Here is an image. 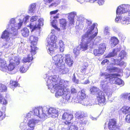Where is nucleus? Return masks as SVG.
Returning <instances> with one entry per match:
<instances>
[{"label": "nucleus", "mask_w": 130, "mask_h": 130, "mask_svg": "<svg viewBox=\"0 0 130 130\" xmlns=\"http://www.w3.org/2000/svg\"><path fill=\"white\" fill-rule=\"evenodd\" d=\"M90 90L92 94H96L97 100L99 103L103 104L105 103L106 100L104 92L100 91L98 88L94 86L92 87Z\"/></svg>", "instance_id": "nucleus-7"}, {"label": "nucleus", "mask_w": 130, "mask_h": 130, "mask_svg": "<svg viewBox=\"0 0 130 130\" xmlns=\"http://www.w3.org/2000/svg\"><path fill=\"white\" fill-rule=\"evenodd\" d=\"M78 91L73 86H72L71 87V94H75L77 93Z\"/></svg>", "instance_id": "nucleus-46"}, {"label": "nucleus", "mask_w": 130, "mask_h": 130, "mask_svg": "<svg viewBox=\"0 0 130 130\" xmlns=\"http://www.w3.org/2000/svg\"><path fill=\"white\" fill-rule=\"evenodd\" d=\"M21 33L22 36L25 37H27L29 34L28 29L26 28H24L21 30Z\"/></svg>", "instance_id": "nucleus-28"}, {"label": "nucleus", "mask_w": 130, "mask_h": 130, "mask_svg": "<svg viewBox=\"0 0 130 130\" xmlns=\"http://www.w3.org/2000/svg\"><path fill=\"white\" fill-rule=\"evenodd\" d=\"M127 56V53L124 50H122V59H126Z\"/></svg>", "instance_id": "nucleus-51"}, {"label": "nucleus", "mask_w": 130, "mask_h": 130, "mask_svg": "<svg viewBox=\"0 0 130 130\" xmlns=\"http://www.w3.org/2000/svg\"><path fill=\"white\" fill-rule=\"evenodd\" d=\"M130 9V5L127 4H122V14L127 13Z\"/></svg>", "instance_id": "nucleus-29"}, {"label": "nucleus", "mask_w": 130, "mask_h": 130, "mask_svg": "<svg viewBox=\"0 0 130 130\" xmlns=\"http://www.w3.org/2000/svg\"><path fill=\"white\" fill-rule=\"evenodd\" d=\"M33 115V112H32V111L30 112L29 113L26 114L25 116V120H26V119H28L29 118H32Z\"/></svg>", "instance_id": "nucleus-42"}, {"label": "nucleus", "mask_w": 130, "mask_h": 130, "mask_svg": "<svg viewBox=\"0 0 130 130\" xmlns=\"http://www.w3.org/2000/svg\"><path fill=\"white\" fill-rule=\"evenodd\" d=\"M8 31L6 30L4 31L1 36V38L5 39L7 42H10L13 39L17 37V35H15L13 31H10L9 28L7 29Z\"/></svg>", "instance_id": "nucleus-12"}, {"label": "nucleus", "mask_w": 130, "mask_h": 130, "mask_svg": "<svg viewBox=\"0 0 130 130\" xmlns=\"http://www.w3.org/2000/svg\"><path fill=\"white\" fill-rule=\"evenodd\" d=\"M57 40V37L54 35H50L46 39V49L48 54L52 56L55 54L54 50L56 48V42Z\"/></svg>", "instance_id": "nucleus-5"}, {"label": "nucleus", "mask_w": 130, "mask_h": 130, "mask_svg": "<svg viewBox=\"0 0 130 130\" xmlns=\"http://www.w3.org/2000/svg\"><path fill=\"white\" fill-rule=\"evenodd\" d=\"M123 72L124 75L126 78H127L130 75V69L129 68H126L123 71Z\"/></svg>", "instance_id": "nucleus-30"}, {"label": "nucleus", "mask_w": 130, "mask_h": 130, "mask_svg": "<svg viewBox=\"0 0 130 130\" xmlns=\"http://www.w3.org/2000/svg\"><path fill=\"white\" fill-rule=\"evenodd\" d=\"M58 10H57L51 11L50 12V14L51 15L54 14L58 12Z\"/></svg>", "instance_id": "nucleus-58"}, {"label": "nucleus", "mask_w": 130, "mask_h": 130, "mask_svg": "<svg viewBox=\"0 0 130 130\" xmlns=\"http://www.w3.org/2000/svg\"><path fill=\"white\" fill-rule=\"evenodd\" d=\"M108 27H105L104 31V34L107 36V38L109 37L110 35V33L108 31Z\"/></svg>", "instance_id": "nucleus-45"}, {"label": "nucleus", "mask_w": 130, "mask_h": 130, "mask_svg": "<svg viewBox=\"0 0 130 130\" xmlns=\"http://www.w3.org/2000/svg\"><path fill=\"white\" fill-rule=\"evenodd\" d=\"M93 53L95 56H99V54H101V53H100V52L98 49H95L94 50Z\"/></svg>", "instance_id": "nucleus-50"}, {"label": "nucleus", "mask_w": 130, "mask_h": 130, "mask_svg": "<svg viewBox=\"0 0 130 130\" xmlns=\"http://www.w3.org/2000/svg\"><path fill=\"white\" fill-rule=\"evenodd\" d=\"M90 82L88 79H87L84 82L82 83L84 84H86L88 83H89Z\"/></svg>", "instance_id": "nucleus-61"}, {"label": "nucleus", "mask_w": 130, "mask_h": 130, "mask_svg": "<svg viewBox=\"0 0 130 130\" xmlns=\"http://www.w3.org/2000/svg\"><path fill=\"white\" fill-rule=\"evenodd\" d=\"M119 41L117 38L113 37L111 38L110 42L111 47H113L115 46L119 42Z\"/></svg>", "instance_id": "nucleus-26"}, {"label": "nucleus", "mask_w": 130, "mask_h": 130, "mask_svg": "<svg viewBox=\"0 0 130 130\" xmlns=\"http://www.w3.org/2000/svg\"><path fill=\"white\" fill-rule=\"evenodd\" d=\"M96 36L95 37V38L94 41L93 42V43L92 44L90 43H88L87 42H85V46L87 45V48L84 49V47L85 48V46L84 47H81L79 48V47L81 45L82 42L81 43V44L79 45L76 48H75L74 49L73 53L74 54L75 57H76V56L79 55V51L80 50H81L82 51H85L87 49L89 45L90 47H93V45L94 44V41H95L96 43L99 42L101 40V38L100 37L98 36L97 38H95Z\"/></svg>", "instance_id": "nucleus-9"}, {"label": "nucleus", "mask_w": 130, "mask_h": 130, "mask_svg": "<svg viewBox=\"0 0 130 130\" xmlns=\"http://www.w3.org/2000/svg\"><path fill=\"white\" fill-rule=\"evenodd\" d=\"M18 85L17 82L11 80L10 81L9 87L10 88H13L14 87H16Z\"/></svg>", "instance_id": "nucleus-38"}, {"label": "nucleus", "mask_w": 130, "mask_h": 130, "mask_svg": "<svg viewBox=\"0 0 130 130\" xmlns=\"http://www.w3.org/2000/svg\"><path fill=\"white\" fill-rule=\"evenodd\" d=\"M130 23V18L127 17H124L122 19V24H127Z\"/></svg>", "instance_id": "nucleus-34"}, {"label": "nucleus", "mask_w": 130, "mask_h": 130, "mask_svg": "<svg viewBox=\"0 0 130 130\" xmlns=\"http://www.w3.org/2000/svg\"><path fill=\"white\" fill-rule=\"evenodd\" d=\"M122 109H123L122 112L124 114H126L130 112V107L124 106L122 107Z\"/></svg>", "instance_id": "nucleus-40"}, {"label": "nucleus", "mask_w": 130, "mask_h": 130, "mask_svg": "<svg viewBox=\"0 0 130 130\" xmlns=\"http://www.w3.org/2000/svg\"><path fill=\"white\" fill-rule=\"evenodd\" d=\"M117 17L115 19L116 22L119 23L121 22L122 17V7L121 5L118 7L116 10Z\"/></svg>", "instance_id": "nucleus-18"}, {"label": "nucleus", "mask_w": 130, "mask_h": 130, "mask_svg": "<svg viewBox=\"0 0 130 130\" xmlns=\"http://www.w3.org/2000/svg\"><path fill=\"white\" fill-rule=\"evenodd\" d=\"M63 111L61 112L60 113V115H62V119L66 121L63 123V124L64 125L69 126V124L71 123V120L73 117V116L72 114L66 112H65L64 110L62 109Z\"/></svg>", "instance_id": "nucleus-14"}, {"label": "nucleus", "mask_w": 130, "mask_h": 130, "mask_svg": "<svg viewBox=\"0 0 130 130\" xmlns=\"http://www.w3.org/2000/svg\"><path fill=\"white\" fill-rule=\"evenodd\" d=\"M20 59L17 57H15L14 59H11L10 60V63L8 66L4 60H0V69L4 72L8 71H11L13 70L15 65H19L20 62Z\"/></svg>", "instance_id": "nucleus-3"}, {"label": "nucleus", "mask_w": 130, "mask_h": 130, "mask_svg": "<svg viewBox=\"0 0 130 130\" xmlns=\"http://www.w3.org/2000/svg\"><path fill=\"white\" fill-rule=\"evenodd\" d=\"M86 23V25L87 26V32L83 35L82 37V43L81 45L79 48L81 47H84V49L87 48V45L85 46V43L87 42L88 43H90L92 44L94 41L95 37L97 35L98 31L97 29L96 28V30L94 29L95 24L94 23L90 26L92 23V22L90 20H85Z\"/></svg>", "instance_id": "nucleus-2"}, {"label": "nucleus", "mask_w": 130, "mask_h": 130, "mask_svg": "<svg viewBox=\"0 0 130 130\" xmlns=\"http://www.w3.org/2000/svg\"><path fill=\"white\" fill-rule=\"evenodd\" d=\"M36 6V5L35 3L31 4L29 7L28 12L29 13H33L35 8Z\"/></svg>", "instance_id": "nucleus-32"}, {"label": "nucleus", "mask_w": 130, "mask_h": 130, "mask_svg": "<svg viewBox=\"0 0 130 130\" xmlns=\"http://www.w3.org/2000/svg\"><path fill=\"white\" fill-rule=\"evenodd\" d=\"M88 66V64L86 62H84L81 68V72L82 73L85 72Z\"/></svg>", "instance_id": "nucleus-35"}, {"label": "nucleus", "mask_w": 130, "mask_h": 130, "mask_svg": "<svg viewBox=\"0 0 130 130\" xmlns=\"http://www.w3.org/2000/svg\"><path fill=\"white\" fill-rule=\"evenodd\" d=\"M45 74L44 78L46 82V85L48 89L51 90V92L54 93L56 92L55 95L58 98L62 96V102L67 103L70 102L71 98V93L66 88L69 83V81L61 79L59 76L54 75L50 77Z\"/></svg>", "instance_id": "nucleus-1"}, {"label": "nucleus", "mask_w": 130, "mask_h": 130, "mask_svg": "<svg viewBox=\"0 0 130 130\" xmlns=\"http://www.w3.org/2000/svg\"><path fill=\"white\" fill-rule=\"evenodd\" d=\"M29 18V16L28 15H27L24 17L23 21L24 24H26L28 22Z\"/></svg>", "instance_id": "nucleus-48"}, {"label": "nucleus", "mask_w": 130, "mask_h": 130, "mask_svg": "<svg viewBox=\"0 0 130 130\" xmlns=\"http://www.w3.org/2000/svg\"><path fill=\"white\" fill-rule=\"evenodd\" d=\"M47 110L46 106L44 107L43 108L39 107L35 108L32 112H33L34 115L37 116L40 118H43L46 117L45 111Z\"/></svg>", "instance_id": "nucleus-13"}, {"label": "nucleus", "mask_w": 130, "mask_h": 130, "mask_svg": "<svg viewBox=\"0 0 130 130\" xmlns=\"http://www.w3.org/2000/svg\"><path fill=\"white\" fill-rule=\"evenodd\" d=\"M23 22L20 19L19 23H17L15 19L12 18L10 21V24L9 25L8 28L10 31H13L15 35H17V30L20 29L22 26Z\"/></svg>", "instance_id": "nucleus-8"}, {"label": "nucleus", "mask_w": 130, "mask_h": 130, "mask_svg": "<svg viewBox=\"0 0 130 130\" xmlns=\"http://www.w3.org/2000/svg\"><path fill=\"white\" fill-rule=\"evenodd\" d=\"M81 100L79 98H78L77 95L76 96H74L71 100V102L73 103H80Z\"/></svg>", "instance_id": "nucleus-37"}, {"label": "nucleus", "mask_w": 130, "mask_h": 130, "mask_svg": "<svg viewBox=\"0 0 130 130\" xmlns=\"http://www.w3.org/2000/svg\"><path fill=\"white\" fill-rule=\"evenodd\" d=\"M7 87L5 85L0 84V92H5L7 91Z\"/></svg>", "instance_id": "nucleus-41"}, {"label": "nucleus", "mask_w": 130, "mask_h": 130, "mask_svg": "<svg viewBox=\"0 0 130 130\" xmlns=\"http://www.w3.org/2000/svg\"><path fill=\"white\" fill-rule=\"evenodd\" d=\"M125 120L127 123L130 122V114L126 116L125 118Z\"/></svg>", "instance_id": "nucleus-54"}, {"label": "nucleus", "mask_w": 130, "mask_h": 130, "mask_svg": "<svg viewBox=\"0 0 130 130\" xmlns=\"http://www.w3.org/2000/svg\"><path fill=\"white\" fill-rule=\"evenodd\" d=\"M2 104L5 105L7 104V102L6 100L4 99V98H3V100H2Z\"/></svg>", "instance_id": "nucleus-59"}, {"label": "nucleus", "mask_w": 130, "mask_h": 130, "mask_svg": "<svg viewBox=\"0 0 130 130\" xmlns=\"http://www.w3.org/2000/svg\"><path fill=\"white\" fill-rule=\"evenodd\" d=\"M63 57L62 55L60 54L55 55L52 57L54 61V62L55 63L54 65L52 67L53 69H55L56 68L61 65L63 61Z\"/></svg>", "instance_id": "nucleus-15"}, {"label": "nucleus", "mask_w": 130, "mask_h": 130, "mask_svg": "<svg viewBox=\"0 0 130 130\" xmlns=\"http://www.w3.org/2000/svg\"><path fill=\"white\" fill-rule=\"evenodd\" d=\"M56 31L54 29H52L51 33L50 34L51 35H55V32Z\"/></svg>", "instance_id": "nucleus-62"}, {"label": "nucleus", "mask_w": 130, "mask_h": 130, "mask_svg": "<svg viewBox=\"0 0 130 130\" xmlns=\"http://www.w3.org/2000/svg\"><path fill=\"white\" fill-rule=\"evenodd\" d=\"M106 123H105L104 128H105L107 129L106 130H119V129L118 127L116 121L113 119H111L109 120L108 124V128L106 127ZM105 130V128H104Z\"/></svg>", "instance_id": "nucleus-17"}, {"label": "nucleus", "mask_w": 130, "mask_h": 130, "mask_svg": "<svg viewBox=\"0 0 130 130\" xmlns=\"http://www.w3.org/2000/svg\"><path fill=\"white\" fill-rule=\"evenodd\" d=\"M3 98L1 95V94L0 93V103H2V100H3Z\"/></svg>", "instance_id": "nucleus-64"}, {"label": "nucleus", "mask_w": 130, "mask_h": 130, "mask_svg": "<svg viewBox=\"0 0 130 130\" xmlns=\"http://www.w3.org/2000/svg\"><path fill=\"white\" fill-rule=\"evenodd\" d=\"M3 47H4L5 48H9V46L8 45V43H5L4 44H3V46H2Z\"/></svg>", "instance_id": "nucleus-57"}, {"label": "nucleus", "mask_w": 130, "mask_h": 130, "mask_svg": "<svg viewBox=\"0 0 130 130\" xmlns=\"http://www.w3.org/2000/svg\"><path fill=\"white\" fill-rule=\"evenodd\" d=\"M58 70L62 74H65L68 73L69 71V69L65 67V66L63 64H61L60 66L55 68V70Z\"/></svg>", "instance_id": "nucleus-21"}, {"label": "nucleus", "mask_w": 130, "mask_h": 130, "mask_svg": "<svg viewBox=\"0 0 130 130\" xmlns=\"http://www.w3.org/2000/svg\"><path fill=\"white\" fill-rule=\"evenodd\" d=\"M82 119L81 120V119L80 121V123L84 125H86L87 122V119L84 118Z\"/></svg>", "instance_id": "nucleus-47"}, {"label": "nucleus", "mask_w": 130, "mask_h": 130, "mask_svg": "<svg viewBox=\"0 0 130 130\" xmlns=\"http://www.w3.org/2000/svg\"><path fill=\"white\" fill-rule=\"evenodd\" d=\"M127 65V63L126 62H124L122 61V68H124L126 67Z\"/></svg>", "instance_id": "nucleus-60"}, {"label": "nucleus", "mask_w": 130, "mask_h": 130, "mask_svg": "<svg viewBox=\"0 0 130 130\" xmlns=\"http://www.w3.org/2000/svg\"><path fill=\"white\" fill-rule=\"evenodd\" d=\"M130 94V93L128 94L127 93H124L122 94V97H123L124 98L126 99L128 97H129L128 95Z\"/></svg>", "instance_id": "nucleus-56"}, {"label": "nucleus", "mask_w": 130, "mask_h": 130, "mask_svg": "<svg viewBox=\"0 0 130 130\" xmlns=\"http://www.w3.org/2000/svg\"><path fill=\"white\" fill-rule=\"evenodd\" d=\"M38 19V16H32L30 19V21L32 22L29 24V27L31 29V32L34 31H37L38 34H40V26L43 25V20L42 18L39 19V20L34 24L33 22L35 21Z\"/></svg>", "instance_id": "nucleus-6"}, {"label": "nucleus", "mask_w": 130, "mask_h": 130, "mask_svg": "<svg viewBox=\"0 0 130 130\" xmlns=\"http://www.w3.org/2000/svg\"><path fill=\"white\" fill-rule=\"evenodd\" d=\"M67 14L68 15V18L69 20V26H70L73 25L74 24V18L76 15V12L73 11Z\"/></svg>", "instance_id": "nucleus-20"}, {"label": "nucleus", "mask_w": 130, "mask_h": 130, "mask_svg": "<svg viewBox=\"0 0 130 130\" xmlns=\"http://www.w3.org/2000/svg\"><path fill=\"white\" fill-rule=\"evenodd\" d=\"M94 2L96 1L97 0H92ZM104 0H98V3L100 5H101L104 4Z\"/></svg>", "instance_id": "nucleus-52"}, {"label": "nucleus", "mask_w": 130, "mask_h": 130, "mask_svg": "<svg viewBox=\"0 0 130 130\" xmlns=\"http://www.w3.org/2000/svg\"><path fill=\"white\" fill-rule=\"evenodd\" d=\"M30 65L29 64H28L26 67H25V65H24L23 66L21 67L20 69V72L22 73L26 72L28 70L29 66H30Z\"/></svg>", "instance_id": "nucleus-33"}, {"label": "nucleus", "mask_w": 130, "mask_h": 130, "mask_svg": "<svg viewBox=\"0 0 130 130\" xmlns=\"http://www.w3.org/2000/svg\"><path fill=\"white\" fill-rule=\"evenodd\" d=\"M77 96L78 98H80L81 100L86 98V94L85 90L84 89H82L79 91L77 94Z\"/></svg>", "instance_id": "nucleus-25"}, {"label": "nucleus", "mask_w": 130, "mask_h": 130, "mask_svg": "<svg viewBox=\"0 0 130 130\" xmlns=\"http://www.w3.org/2000/svg\"><path fill=\"white\" fill-rule=\"evenodd\" d=\"M64 58L66 64L69 66H71L74 62L71 56L69 54L66 55L64 56Z\"/></svg>", "instance_id": "nucleus-22"}, {"label": "nucleus", "mask_w": 130, "mask_h": 130, "mask_svg": "<svg viewBox=\"0 0 130 130\" xmlns=\"http://www.w3.org/2000/svg\"><path fill=\"white\" fill-rule=\"evenodd\" d=\"M105 79L100 82V86L102 90L108 96L110 94V90L108 87V84L110 82V77L109 75L107 77H105Z\"/></svg>", "instance_id": "nucleus-10"}, {"label": "nucleus", "mask_w": 130, "mask_h": 130, "mask_svg": "<svg viewBox=\"0 0 130 130\" xmlns=\"http://www.w3.org/2000/svg\"><path fill=\"white\" fill-rule=\"evenodd\" d=\"M47 110L45 111V113L46 114V117H57L60 114L61 112H62V109L58 108L56 109L52 108H47Z\"/></svg>", "instance_id": "nucleus-11"}, {"label": "nucleus", "mask_w": 130, "mask_h": 130, "mask_svg": "<svg viewBox=\"0 0 130 130\" xmlns=\"http://www.w3.org/2000/svg\"><path fill=\"white\" fill-rule=\"evenodd\" d=\"M68 130H78V127L76 125H70Z\"/></svg>", "instance_id": "nucleus-44"}, {"label": "nucleus", "mask_w": 130, "mask_h": 130, "mask_svg": "<svg viewBox=\"0 0 130 130\" xmlns=\"http://www.w3.org/2000/svg\"><path fill=\"white\" fill-rule=\"evenodd\" d=\"M60 26L62 27L64 30L65 29V27L67 23L66 20L65 19H62L59 20Z\"/></svg>", "instance_id": "nucleus-31"}, {"label": "nucleus", "mask_w": 130, "mask_h": 130, "mask_svg": "<svg viewBox=\"0 0 130 130\" xmlns=\"http://www.w3.org/2000/svg\"><path fill=\"white\" fill-rule=\"evenodd\" d=\"M75 115L77 118L80 119L87 117V113L83 111H78L76 112Z\"/></svg>", "instance_id": "nucleus-24"}, {"label": "nucleus", "mask_w": 130, "mask_h": 130, "mask_svg": "<svg viewBox=\"0 0 130 130\" xmlns=\"http://www.w3.org/2000/svg\"><path fill=\"white\" fill-rule=\"evenodd\" d=\"M109 71L110 72H118L119 71V69L117 67H114L109 68Z\"/></svg>", "instance_id": "nucleus-43"}, {"label": "nucleus", "mask_w": 130, "mask_h": 130, "mask_svg": "<svg viewBox=\"0 0 130 130\" xmlns=\"http://www.w3.org/2000/svg\"><path fill=\"white\" fill-rule=\"evenodd\" d=\"M117 54V53L116 52V49H114L112 52L110 53L107 56H106L105 57L106 58H110L111 57H113Z\"/></svg>", "instance_id": "nucleus-39"}, {"label": "nucleus", "mask_w": 130, "mask_h": 130, "mask_svg": "<svg viewBox=\"0 0 130 130\" xmlns=\"http://www.w3.org/2000/svg\"><path fill=\"white\" fill-rule=\"evenodd\" d=\"M59 44L60 46V50L61 52H63L64 48V45L62 40H60L59 42Z\"/></svg>", "instance_id": "nucleus-36"}, {"label": "nucleus", "mask_w": 130, "mask_h": 130, "mask_svg": "<svg viewBox=\"0 0 130 130\" xmlns=\"http://www.w3.org/2000/svg\"><path fill=\"white\" fill-rule=\"evenodd\" d=\"M99 50L101 53V55L103 54L106 50V47L105 43L100 44L98 46Z\"/></svg>", "instance_id": "nucleus-27"}, {"label": "nucleus", "mask_w": 130, "mask_h": 130, "mask_svg": "<svg viewBox=\"0 0 130 130\" xmlns=\"http://www.w3.org/2000/svg\"><path fill=\"white\" fill-rule=\"evenodd\" d=\"M5 115L0 110V120H3L5 117Z\"/></svg>", "instance_id": "nucleus-53"}, {"label": "nucleus", "mask_w": 130, "mask_h": 130, "mask_svg": "<svg viewBox=\"0 0 130 130\" xmlns=\"http://www.w3.org/2000/svg\"><path fill=\"white\" fill-rule=\"evenodd\" d=\"M72 80L75 83H78V79H76L74 74V76L72 78Z\"/></svg>", "instance_id": "nucleus-55"}, {"label": "nucleus", "mask_w": 130, "mask_h": 130, "mask_svg": "<svg viewBox=\"0 0 130 130\" xmlns=\"http://www.w3.org/2000/svg\"><path fill=\"white\" fill-rule=\"evenodd\" d=\"M85 20H86L85 18L81 17H79L78 18V20L79 22V24H80L83 25V23L84 22V21L85 22H86V21Z\"/></svg>", "instance_id": "nucleus-49"}, {"label": "nucleus", "mask_w": 130, "mask_h": 130, "mask_svg": "<svg viewBox=\"0 0 130 130\" xmlns=\"http://www.w3.org/2000/svg\"><path fill=\"white\" fill-rule=\"evenodd\" d=\"M58 15V14H57L55 16L52 15L51 17L50 21L51 22V23L53 27L57 31H59L60 29L57 27L55 23L57 21L56 19L59 18Z\"/></svg>", "instance_id": "nucleus-19"}, {"label": "nucleus", "mask_w": 130, "mask_h": 130, "mask_svg": "<svg viewBox=\"0 0 130 130\" xmlns=\"http://www.w3.org/2000/svg\"><path fill=\"white\" fill-rule=\"evenodd\" d=\"M81 101L80 104L86 106H89L94 105V103L92 101L88 99L85 98Z\"/></svg>", "instance_id": "nucleus-23"}, {"label": "nucleus", "mask_w": 130, "mask_h": 130, "mask_svg": "<svg viewBox=\"0 0 130 130\" xmlns=\"http://www.w3.org/2000/svg\"><path fill=\"white\" fill-rule=\"evenodd\" d=\"M107 61H108V60L106 59H105L102 61L101 63L102 64H105L106 62H107Z\"/></svg>", "instance_id": "nucleus-63"}, {"label": "nucleus", "mask_w": 130, "mask_h": 130, "mask_svg": "<svg viewBox=\"0 0 130 130\" xmlns=\"http://www.w3.org/2000/svg\"><path fill=\"white\" fill-rule=\"evenodd\" d=\"M110 79V83L111 84L115 83L118 85L122 84V80L118 77L119 76L118 74H113L109 75Z\"/></svg>", "instance_id": "nucleus-16"}, {"label": "nucleus", "mask_w": 130, "mask_h": 130, "mask_svg": "<svg viewBox=\"0 0 130 130\" xmlns=\"http://www.w3.org/2000/svg\"><path fill=\"white\" fill-rule=\"evenodd\" d=\"M38 39L37 37L33 36L30 37V41L31 44V54L28 55L27 57L23 58L22 62L23 63H26L27 62L28 63L33 60V58L32 56L36 53V51L37 49V48L36 46L37 43Z\"/></svg>", "instance_id": "nucleus-4"}]
</instances>
